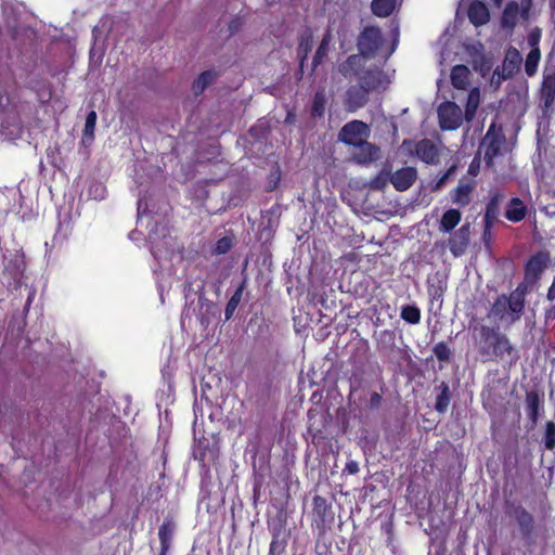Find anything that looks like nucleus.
Here are the masks:
<instances>
[{"mask_svg": "<svg viewBox=\"0 0 555 555\" xmlns=\"http://www.w3.org/2000/svg\"><path fill=\"white\" fill-rule=\"evenodd\" d=\"M363 57L352 54L338 67L339 73L345 78L358 77V81L371 93L382 92L388 88L391 82L390 76L378 67L363 69Z\"/></svg>", "mask_w": 555, "mask_h": 555, "instance_id": "obj_1", "label": "nucleus"}, {"mask_svg": "<svg viewBox=\"0 0 555 555\" xmlns=\"http://www.w3.org/2000/svg\"><path fill=\"white\" fill-rule=\"evenodd\" d=\"M527 289V285L521 283L509 296H499L489 311V318H494L504 326H511L520 320L525 308Z\"/></svg>", "mask_w": 555, "mask_h": 555, "instance_id": "obj_2", "label": "nucleus"}, {"mask_svg": "<svg viewBox=\"0 0 555 555\" xmlns=\"http://www.w3.org/2000/svg\"><path fill=\"white\" fill-rule=\"evenodd\" d=\"M531 0L511 1L506 4L501 16V27L512 31L521 22L529 20Z\"/></svg>", "mask_w": 555, "mask_h": 555, "instance_id": "obj_3", "label": "nucleus"}, {"mask_svg": "<svg viewBox=\"0 0 555 555\" xmlns=\"http://www.w3.org/2000/svg\"><path fill=\"white\" fill-rule=\"evenodd\" d=\"M439 126L441 130H456L465 119L462 108L452 101L442 102L437 109Z\"/></svg>", "mask_w": 555, "mask_h": 555, "instance_id": "obj_4", "label": "nucleus"}, {"mask_svg": "<svg viewBox=\"0 0 555 555\" xmlns=\"http://www.w3.org/2000/svg\"><path fill=\"white\" fill-rule=\"evenodd\" d=\"M480 336L483 343V348H492L493 354L503 357L511 354L513 347L505 335L500 334L496 330L481 326Z\"/></svg>", "mask_w": 555, "mask_h": 555, "instance_id": "obj_5", "label": "nucleus"}, {"mask_svg": "<svg viewBox=\"0 0 555 555\" xmlns=\"http://www.w3.org/2000/svg\"><path fill=\"white\" fill-rule=\"evenodd\" d=\"M369 126L361 120H352L347 122L339 131L338 139L345 144L357 146L370 137Z\"/></svg>", "mask_w": 555, "mask_h": 555, "instance_id": "obj_6", "label": "nucleus"}, {"mask_svg": "<svg viewBox=\"0 0 555 555\" xmlns=\"http://www.w3.org/2000/svg\"><path fill=\"white\" fill-rule=\"evenodd\" d=\"M521 62L522 56L520 52L515 48H509L506 51L502 66L494 70L492 82L500 83L502 80L513 77L519 70Z\"/></svg>", "mask_w": 555, "mask_h": 555, "instance_id": "obj_7", "label": "nucleus"}, {"mask_svg": "<svg viewBox=\"0 0 555 555\" xmlns=\"http://www.w3.org/2000/svg\"><path fill=\"white\" fill-rule=\"evenodd\" d=\"M380 44L382 34L379 28L374 26L365 27L360 34L358 40V47L360 50L359 55H361L363 60L365 57H371L374 55Z\"/></svg>", "mask_w": 555, "mask_h": 555, "instance_id": "obj_8", "label": "nucleus"}, {"mask_svg": "<svg viewBox=\"0 0 555 555\" xmlns=\"http://www.w3.org/2000/svg\"><path fill=\"white\" fill-rule=\"evenodd\" d=\"M370 92L358 81L350 86L344 95V105L347 111L356 112L369 102Z\"/></svg>", "mask_w": 555, "mask_h": 555, "instance_id": "obj_9", "label": "nucleus"}, {"mask_svg": "<svg viewBox=\"0 0 555 555\" xmlns=\"http://www.w3.org/2000/svg\"><path fill=\"white\" fill-rule=\"evenodd\" d=\"M470 236V225L469 223L463 224L459 230H456L449 238V247L450 251L454 257L462 256L467 246L469 245Z\"/></svg>", "mask_w": 555, "mask_h": 555, "instance_id": "obj_10", "label": "nucleus"}, {"mask_svg": "<svg viewBox=\"0 0 555 555\" xmlns=\"http://www.w3.org/2000/svg\"><path fill=\"white\" fill-rule=\"evenodd\" d=\"M417 179V170L414 167H403L390 172V182L397 191L409 190Z\"/></svg>", "mask_w": 555, "mask_h": 555, "instance_id": "obj_11", "label": "nucleus"}, {"mask_svg": "<svg viewBox=\"0 0 555 555\" xmlns=\"http://www.w3.org/2000/svg\"><path fill=\"white\" fill-rule=\"evenodd\" d=\"M354 147L352 159L358 164H370L380 157V149L367 140Z\"/></svg>", "mask_w": 555, "mask_h": 555, "instance_id": "obj_12", "label": "nucleus"}, {"mask_svg": "<svg viewBox=\"0 0 555 555\" xmlns=\"http://www.w3.org/2000/svg\"><path fill=\"white\" fill-rule=\"evenodd\" d=\"M415 154L427 164H437L439 160V146L429 139H423L416 143Z\"/></svg>", "mask_w": 555, "mask_h": 555, "instance_id": "obj_13", "label": "nucleus"}, {"mask_svg": "<svg viewBox=\"0 0 555 555\" xmlns=\"http://www.w3.org/2000/svg\"><path fill=\"white\" fill-rule=\"evenodd\" d=\"M468 18L477 27L487 24L490 20L488 7L481 1L472 2L468 8Z\"/></svg>", "mask_w": 555, "mask_h": 555, "instance_id": "obj_14", "label": "nucleus"}, {"mask_svg": "<svg viewBox=\"0 0 555 555\" xmlns=\"http://www.w3.org/2000/svg\"><path fill=\"white\" fill-rule=\"evenodd\" d=\"M475 189L473 181H460L452 193V202L459 206H466L470 203V194Z\"/></svg>", "mask_w": 555, "mask_h": 555, "instance_id": "obj_15", "label": "nucleus"}, {"mask_svg": "<svg viewBox=\"0 0 555 555\" xmlns=\"http://www.w3.org/2000/svg\"><path fill=\"white\" fill-rule=\"evenodd\" d=\"M450 78L455 89L466 90L469 86L470 70L465 65H455L451 70Z\"/></svg>", "mask_w": 555, "mask_h": 555, "instance_id": "obj_16", "label": "nucleus"}, {"mask_svg": "<svg viewBox=\"0 0 555 555\" xmlns=\"http://www.w3.org/2000/svg\"><path fill=\"white\" fill-rule=\"evenodd\" d=\"M555 100V76H545L541 87V103L543 109H548Z\"/></svg>", "mask_w": 555, "mask_h": 555, "instance_id": "obj_17", "label": "nucleus"}, {"mask_svg": "<svg viewBox=\"0 0 555 555\" xmlns=\"http://www.w3.org/2000/svg\"><path fill=\"white\" fill-rule=\"evenodd\" d=\"M481 146L485 149V162L487 166H492L494 157L500 153V140L491 137L489 130L481 143Z\"/></svg>", "mask_w": 555, "mask_h": 555, "instance_id": "obj_18", "label": "nucleus"}, {"mask_svg": "<svg viewBox=\"0 0 555 555\" xmlns=\"http://www.w3.org/2000/svg\"><path fill=\"white\" fill-rule=\"evenodd\" d=\"M480 104V90L479 88H473L469 90L467 102L465 105L464 117L467 122H470L476 115L477 108Z\"/></svg>", "mask_w": 555, "mask_h": 555, "instance_id": "obj_19", "label": "nucleus"}, {"mask_svg": "<svg viewBox=\"0 0 555 555\" xmlns=\"http://www.w3.org/2000/svg\"><path fill=\"white\" fill-rule=\"evenodd\" d=\"M504 196L500 193H495L487 205L485 212V223L493 225L500 214V204Z\"/></svg>", "mask_w": 555, "mask_h": 555, "instance_id": "obj_20", "label": "nucleus"}, {"mask_svg": "<svg viewBox=\"0 0 555 555\" xmlns=\"http://www.w3.org/2000/svg\"><path fill=\"white\" fill-rule=\"evenodd\" d=\"M526 216V206L519 198H513L505 212V217L513 222L522 220Z\"/></svg>", "mask_w": 555, "mask_h": 555, "instance_id": "obj_21", "label": "nucleus"}, {"mask_svg": "<svg viewBox=\"0 0 555 555\" xmlns=\"http://www.w3.org/2000/svg\"><path fill=\"white\" fill-rule=\"evenodd\" d=\"M461 217L457 209L447 210L440 220L439 230L444 233L450 232L460 223Z\"/></svg>", "mask_w": 555, "mask_h": 555, "instance_id": "obj_22", "label": "nucleus"}, {"mask_svg": "<svg viewBox=\"0 0 555 555\" xmlns=\"http://www.w3.org/2000/svg\"><path fill=\"white\" fill-rule=\"evenodd\" d=\"M175 530V521L171 518H166L158 530L160 545H164V548L171 546Z\"/></svg>", "mask_w": 555, "mask_h": 555, "instance_id": "obj_23", "label": "nucleus"}, {"mask_svg": "<svg viewBox=\"0 0 555 555\" xmlns=\"http://www.w3.org/2000/svg\"><path fill=\"white\" fill-rule=\"evenodd\" d=\"M217 79V73L214 70H206L202 73L197 79L193 82L192 90L195 95L204 92V90L210 86Z\"/></svg>", "mask_w": 555, "mask_h": 555, "instance_id": "obj_24", "label": "nucleus"}, {"mask_svg": "<svg viewBox=\"0 0 555 555\" xmlns=\"http://www.w3.org/2000/svg\"><path fill=\"white\" fill-rule=\"evenodd\" d=\"M397 0H373L371 9L375 15L387 17L393 12Z\"/></svg>", "mask_w": 555, "mask_h": 555, "instance_id": "obj_25", "label": "nucleus"}, {"mask_svg": "<svg viewBox=\"0 0 555 555\" xmlns=\"http://www.w3.org/2000/svg\"><path fill=\"white\" fill-rule=\"evenodd\" d=\"M545 267L546 258L544 256L532 257L527 263L526 274L527 276L537 279L542 273Z\"/></svg>", "mask_w": 555, "mask_h": 555, "instance_id": "obj_26", "label": "nucleus"}, {"mask_svg": "<svg viewBox=\"0 0 555 555\" xmlns=\"http://www.w3.org/2000/svg\"><path fill=\"white\" fill-rule=\"evenodd\" d=\"M526 406L530 420L535 424L539 418L540 409V398L537 392L531 391L526 395Z\"/></svg>", "mask_w": 555, "mask_h": 555, "instance_id": "obj_27", "label": "nucleus"}, {"mask_svg": "<svg viewBox=\"0 0 555 555\" xmlns=\"http://www.w3.org/2000/svg\"><path fill=\"white\" fill-rule=\"evenodd\" d=\"M96 113L95 111H91L86 118L83 134H82V143L90 144L94 138V129L96 124Z\"/></svg>", "mask_w": 555, "mask_h": 555, "instance_id": "obj_28", "label": "nucleus"}, {"mask_svg": "<svg viewBox=\"0 0 555 555\" xmlns=\"http://www.w3.org/2000/svg\"><path fill=\"white\" fill-rule=\"evenodd\" d=\"M540 57H541V54H540L539 49H537V48L532 49L528 53V55L526 57V62H525V70L528 76H533L537 73Z\"/></svg>", "mask_w": 555, "mask_h": 555, "instance_id": "obj_29", "label": "nucleus"}, {"mask_svg": "<svg viewBox=\"0 0 555 555\" xmlns=\"http://www.w3.org/2000/svg\"><path fill=\"white\" fill-rule=\"evenodd\" d=\"M332 41V35L330 31H327L315 52V55L313 57V68H315L323 60V57L327 54L328 46Z\"/></svg>", "mask_w": 555, "mask_h": 555, "instance_id": "obj_30", "label": "nucleus"}, {"mask_svg": "<svg viewBox=\"0 0 555 555\" xmlns=\"http://www.w3.org/2000/svg\"><path fill=\"white\" fill-rule=\"evenodd\" d=\"M440 388L441 392L437 397L435 408L439 413H444L450 404V390L448 385H446L444 383L441 384Z\"/></svg>", "mask_w": 555, "mask_h": 555, "instance_id": "obj_31", "label": "nucleus"}, {"mask_svg": "<svg viewBox=\"0 0 555 555\" xmlns=\"http://www.w3.org/2000/svg\"><path fill=\"white\" fill-rule=\"evenodd\" d=\"M401 318L411 324H417L421 320L420 309L414 306H405L401 310Z\"/></svg>", "mask_w": 555, "mask_h": 555, "instance_id": "obj_32", "label": "nucleus"}, {"mask_svg": "<svg viewBox=\"0 0 555 555\" xmlns=\"http://www.w3.org/2000/svg\"><path fill=\"white\" fill-rule=\"evenodd\" d=\"M312 37L311 35H307L301 38L299 47H298V55L300 57V66H304V62L307 59L309 52L312 50Z\"/></svg>", "mask_w": 555, "mask_h": 555, "instance_id": "obj_33", "label": "nucleus"}, {"mask_svg": "<svg viewBox=\"0 0 555 555\" xmlns=\"http://www.w3.org/2000/svg\"><path fill=\"white\" fill-rule=\"evenodd\" d=\"M326 96L323 91L317 92L312 104V115L322 116L325 109Z\"/></svg>", "mask_w": 555, "mask_h": 555, "instance_id": "obj_34", "label": "nucleus"}, {"mask_svg": "<svg viewBox=\"0 0 555 555\" xmlns=\"http://www.w3.org/2000/svg\"><path fill=\"white\" fill-rule=\"evenodd\" d=\"M242 294H243V287H240L233 294V296L230 298V300L228 301L227 307H225V319L227 320L231 319V317L233 315L235 309L237 308V306L241 301Z\"/></svg>", "mask_w": 555, "mask_h": 555, "instance_id": "obj_35", "label": "nucleus"}, {"mask_svg": "<svg viewBox=\"0 0 555 555\" xmlns=\"http://www.w3.org/2000/svg\"><path fill=\"white\" fill-rule=\"evenodd\" d=\"M544 446L547 450H553L555 448V424L553 422L546 423Z\"/></svg>", "mask_w": 555, "mask_h": 555, "instance_id": "obj_36", "label": "nucleus"}, {"mask_svg": "<svg viewBox=\"0 0 555 555\" xmlns=\"http://www.w3.org/2000/svg\"><path fill=\"white\" fill-rule=\"evenodd\" d=\"M388 180H390V171L384 169L371 181V188L380 190L387 184Z\"/></svg>", "mask_w": 555, "mask_h": 555, "instance_id": "obj_37", "label": "nucleus"}, {"mask_svg": "<svg viewBox=\"0 0 555 555\" xmlns=\"http://www.w3.org/2000/svg\"><path fill=\"white\" fill-rule=\"evenodd\" d=\"M233 246V242L230 237H221L217 241L216 246L214 248V253L217 255H223L228 253Z\"/></svg>", "mask_w": 555, "mask_h": 555, "instance_id": "obj_38", "label": "nucleus"}, {"mask_svg": "<svg viewBox=\"0 0 555 555\" xmlns=\"http://www.w3.org/2000/svg\"><path fill=\"white\" fill-rule=\"evenodd\" d=\"M518 522L522 531L530 532L533 525V518L528 512L521 511L518 514Z\"/></svg>", "mask_w": 555, "mask_h": 555, "instance_id": "obj_39", "label": "nucleus"}, {"mask_svg": "<svg viewBox=\"0 0 555 555\" xmlns=\"http://www.w3.org/2000/svg\"><path fill=\"white\" fill-rule=\"evenodd\" d=\"M434 351H435L436 357L440 361H447L450 358V349L443 343L437 344Z\"/></svg>", "mask_w": 555, "mask_h": 555, "instance_id": "obj_40", "label": "nucleus"}, {"mask_svg": "<svg viewBox=\"0 0 555 555\" xmlns=\"http://www.w3.org/2000/svg\"><path fill=\"white\" fill-rule=\"evenodd\" d=\"M452 171H453V167H452V168H450L446 173H443V175H442V176H441V177H440V178H439V179H438V180H437V181H436V182L430 186V190H431L433 192H438V191H440V190L444 186V184H446L447 180L449 179L450 175L452 173Z\"/></svg>", "mask_w": 555, "mask_h": 555, "instance_id": "obj_41", "label": "nucleus"}, {"mask_svg": "<svg viewBox=\"0 0 555 555\" xmlns=\"http://www.w3.org/2000/svg\"><path fill=\"white\" fill-rule=\"evenodd\" d=\"M491 228H492V225H489V224L485 223V230H483V234H482V240H483L486 245H489V243L491 241Z\"/></svg>", "mask_w": 555, "mask_h": 555, "instance_id": "obj_42", "label": "nucleus"}, {"mask_svg": "<svg viewBox=\"0 0 555 555\" xmlns=\"http://www.w3.org/2000/svg\"><path fill=\"white\" fill-rule=\"evenodd\" d=\"M346 470L349 474H357L359 472V465L354 461H350L346 464Z\"/></svg>", "mask_w": 555, "mask_h": 555, "instance_id": "obj_43", "label": "nucleus"}, {"mask_svg": "<svg viewBox=\"0 0 555 555\" xmlns=\"http://www.w3.org/2000/svg\"><path fill=\"white\" fill-rule=\"evenodd\" d=\"M382 401V397L377 392L371 395L370 403L372 406H378Z\"/></svg>", "mask_w": 555, "mask_h": 555, "instance_id": "obj_44", "label": "nucleus"}, {"mask_svg": "<svg viewBox=\"0 0 555 555\" xmlns=\"http://www.w3.org/2000/svg\"><path fill=\"white\" fill-rule=\"evenodd\" d=\"M547 298L550 300H554L555 299V276H554V280H553V283H552L551 287L548 288Z\"/></svg>", "mask_w": 555, "mask_h": 555, "instance_id": "obj_45", "label": "nucleus"}, {"mask_svg": "<svg viewBox=\"0 0 555 555\" xmlns=\"http://www.w3.org/2000/svg\"><path fill=\"white\" fill-rule=\"evenodd\" d=\"M160 554L159 555H167V552L169 551L170 547H166L164 548V545H160Z\"/></svg>", "mask_w": 555, "mask_h": 555, "instance_id": "obj_46", "label": "nucleus"}, {"mask_svg": "<svg viewBox=\"0 0 555 555\" xmlns=\"http://www.w3.org/2000/svg\"><path fill=\"white\" fill-rule=\"evenodd\" d=\"M550 7L555 10V0H550Z\"/></svg>", "mask_w": 555, "mask_h": 555, "instance_id": "obj_47", "label": "nucleus"}, {"mask_svg": "<svg viewBox=\"0 0 555 555\" xmlns=\"http://www.w3.org/2000/svg\"><path fill=\"white\" fill-rule=\"evenodd\" d=\"M502 1L503 0H493L494 4L498 5V7L501 5Z\"/></svg>", "mask_w": 555, "mask_h": 555, "instance_id": "obj_48", "label": "nucleus"}, {"mask_svg": "<svg viewBox=\"0 0 555 555\" xmlns=\"http://www.w3.org/2000/svg\"><path fill=\"white\" fill-rule=\"evenodd\" d=\"M469 168H473V170H476V167H474V164H470Z\"/></svg>", "mask_w": 555, "mask_h": 555, "instance_id": "obj_49", "label": "nucleus"}, {"mask_svg": "<svg viewBox=\"0 0 555 555\" xmlns=\"http://www.w3.org/2000/svg\"><path fill=\"white\" fill-rule=\"evenodd\" d=\"M469 168H473V170H476V167H474V164H470Z\"/></svg>", "mask_w": 555, "mask_h": 555, "instance_id": "obj_50", "label": "nucleus"}, {"mask_svg": "<svg viewBox=\"0 0 555 555\" xmlns=\"http://www.w3.org/2000/svg\"><path fill=\"white\" fill-rule=\"evenodd\" d=\"M469 168H473V170H476V167H474V164H470Z\"/></svg>", "mask_w": 555, "mask_h": 555, "instance_id": "obj_51", "label": "nucleus"}]
</instances>
